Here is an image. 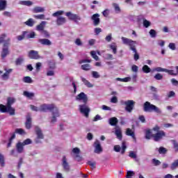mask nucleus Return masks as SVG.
<instances>
[{
    "label": "nucleus",
    "instance_id": "nucleus-1",
    "mask_svg": "<svg viewBox=\"0 0 178 178\" xmlns=\"http://www.w3.org/2000/svg\"><path fill=\"white\" fill-rule=\"evenodd\" d=\"M76 101H79V102H83V104H80L79 106V109L80 113L84 115L85 118H88L90 116V112H91V108L88 106V97L86 93L81 92L76 97Z\"/></svg>",
    "mask_w": 178,
    "mask_h": 178
},
{
    "label": "nucleus",
    "instance_id": "nucleus-2",
    "mask_svg": "<svg viewBox=\"0 0 178 178\" xmlns=\"http://www.w3.org/2000/svg\"><path fill=\"white\" fill-rule=\"evenodd\" d=\"M47 111L51 112L52 117L51 118V123H56V122H57L56 118L60 116L59 109L55 104H44L40 105L39 112H47Z\"/></svg>",
    "mask_w": 178,
    "mask_h": 178
},
{
    "label": "nucleus",
    "instance_id": "nucleus-3",
    "mask_svg": "<svg viewBox=\"0 0 178 178\" xmlns=\"http://www.w3.org/2000/svg\"><path fill=\"white\" fill-rule=\"evenodd\" d=\"M16 99L13 97H8L7 99V104L6 106L3 104H0V112L2 113H9L10 116L15 115V108L12 107V105L15 104Z\"/></svg>",
    "mask_w": 178,
    "mask_h": 178
},
{
    "label": "nucleus",
    "instance_id": "nucleus-4",
    "mask_svg": "<svg viewBox=\"0 0 178 178\" xmlns=\"http://www.w3.org/2000/svg\"><path fill=\"white\" fill-rule=\"evenodd\" d=\"M121 40L124 45H129V49H131V51H133V52L135 53L134 55V60H138V59H140V55L137 52V49H136V44H137V41H134L131 39H129L125 37H122Z\"/></svg>",
    "mask_w": 178,
    "mask_h": 178
},
{
    "label": "nucleus",
    "instance_id": "nucleus-5",
    "mask_svg": "<svg viewBox=\"0 0 178 178\" xmlns=\"http://www.w3.org/2000/svg\"><path fill=\"white\" fill-rule=\"evenodd\" d=\"M144 112H154L157 115H162V110L159 107L151 104L149 102H145L143 104Z\"/></svg>",
    "mask_w": 178,
    "mask_h": 178
},
{
    "label": "nucleus",
    "instance_id": "nucleus-6",
    "mask_svg": "<svg viewBox=\"0 0 178 178\" xmlns=\"http://www.w3.org/2000/svg\"><path fill=\"white\" fill-rule=\"evenodd\" d=\"M153 131H156L155 134H152V137L154 141L158 143L163 140V137H166V133L164 131L161 130V127L156 125L152 128Z\"/></svg>",
    "mask_w": 178,
    "mask_h": 178
},
{
    "label": "nucleus",
    "instance_id": "nucleus-7",
    "mask_svg": "<svg viewBox=\"0 0 178 178\" xmlns=\"http://www.w3.org/2000/svg\"><path fill=\"white\" fill-rule=\"evenodd\" d=\"M35 133L36 134V138L34 139L35 144H41L44 140V134L42 133V130L40 127L35 126Z\"/></svg>",
    "mask_w": 178,
    "mask_h": 178
},
{
    "label": "nucleus",
    "instance_id": "nucleus-8",
    "mask_svg": "<svg viewBox=\"0 0 178 178\" xmlns=\"http://www.w3.org/2000/svg\"><path fill=\"white\" fill-rule=\"evenodd\" d=\"M65 16L68 17L69 20H72V22H74L76 24H79V22L81 20V17L79 15H77L76 14H73L72 12H67L65 13Z\"/></svg>",
    "mask_w": 178,
    "mask_h": 178
},
{
    "label": "nucleus",
    "instance_id": "nucleus-9",
    "mask_svg": "<svg viewBox=\"0 0 178 178\" xmlns=\"http://www.w3.org/2000/svg\"><path fill=\"white\" fill-rule=\"evenodd\" d=\"M124 105L126 106L125 111L130 113L132 112L133 109H134V105H136V102L133 100H127L124 102Z\"/></svg>",
    "mask_w": 178,
    "mask_h": 178
},
{
    "label": "nucleus",
    "instance_id": "nucleus-10",
    "mask_svg": "<svg viewBox=\"0 0 178 178\" xmlns=\"http://www.w3.org/2000/svg\"><path fill=\"white\" fill-rule=\"evenodd\" d=\"M10 54V51H9V47H8V43L5 42L3 44V47L1 53V56L2 59H5L8 55Z\"/></svg>",
    "mask_w": 178,
    "mask_h": 178
},
{
    "label": "nucleus",
    "instance_id": "nucleus-11",
    "mask_svg": "<svg viewBox=\"0 0 178 178\" xmlns=\"http://www.w3.org/2000/svg\"><path fill=\"white\" fill-rule=\"evenodd\" d=\"M93 147L95 148V154H101L102 152V147L99 140H96L93 144Z\"/></svg>",
    "mask_w": 178,
    "mask_h": 178
},
{
    "label": "nucleus",
    "instance_id": "nucleus-12",
    "mask_svg": "<svg viewBox=\"0 0 178 178\" xmlns=\"http://www.w3.org/2000/svg\"><path fill=\"white\" fill-rule=\"evenodd\" d=\"M26 122H25V127L27 129V130H30L31 129V123L33 122V119L31 118V114L28 113L26 115Z\"/></svg>",
    "mask_w": 178,
    "mask_h": 178
},
{
    "label": "nucleus",
    "instance_id": "nucleus-13",
    "mask_svg": "<svg viewBox=\"0 0 178 178\" xmlns=\"http://www.w3.org/2000/svg\"><path fill=\"white\" fill-rule=\"evenodd\" d=\"M91 20H92L93 22V26H99V24L101 23V19H99V14L96 13L94 14L92 17H91Z\"/></svg>",
    "mask_w": 178,
    "mask_h": 178
},
{
    "label": "nucleus",
    "instance_id": "nucleus-14",
    "mask_svg": "<svg viewBox=\"0 0 178 178\" xmlns=\"http://www.w3.org/2000/svg\"><path fill=\"white\" fill-rule=\"evenodd\" d=\"M62 166L65 172H70V165H69V163H67V159H66L65 156L63 157Z\"/></svg>",
    "mask_w": 178,
    "mask_h": 178
},
{
    "label": "nucleus",
    "instance_id": "nucleus-15",
    "mask_svg": "<svg viewBox=\"0 0 178 178\" xmlns=\"http://www.w3.org/2000/svg\"><path fill=\"white\" fill-rule=\"evenodd\" d=\"M29 58L30 59H40V55H38V52L35 50H31L28 54Z\"/></svg>",
    "mask_w": 178,
    "mask_h": 178
},
{
    "label": "nucleus",
    "instance_id": "nucleus-16",
    "mask_svg": "<svg viewBox=\"0 0 178 178\" xmlns=\"http://www.w3.org/2000/svg\"><path fill=\"white\" fill-rule=\"evenodd\" d=\"M38 42L41 45H47V47L52 45V42L47 38L38 39Z\"/></svg>",
    "mask_w": 178,
    "mask_h": 178
},
{
    "label": "nucleus",
    "instance_id": "nucleus-17",
    "mask_svg": "<svg viewBox=\"0 0 178 178\" xmlns=\"http://www.w3.org/2000/svg\"><path fill=\"white\" fill-rule=\"evenodd\" d=\"M115 134L120 141H122L123 138V135L122 134V129L119 127H116L115 129Z\"/></svg>",
    "mask_w": 178,
    "mask_h": 178
},
{
    "label": "nucleus",
    "instance_id": "nucleus-18",
    "mask_svg": "<svg viewBox=\"0 0 178 178\" xmlns=\"http://www.w3.org/2000/svg\"><path fill=\"white\" fill-rule=\"evenodd\" d=\"M15 148L18 154H23L24 152V145H22V142H18L16 144Z\"/></svg>",
    "mask_w": 178,
    "mask_h": 178
},
{
    "label": "nucleus",
    "instance_id": "nucleus-19",
    "mask_svg": "<svg viewBox=\"0 0 178 178\" xmlns=\"http://www.w3.org/2000/svg\"><path fill=\"white\" fill-rule=\"evenodd\" d=\"M4 70H5V73L1 75V79L3 80H8L9 79V75L10 74V73H12V72H13V69H6V68H4Z\"/></svg>",
    "mask_w": 178,
    "mask_h": 178
},
{
    "label": "nucleus",
    "instance_id": "nucleus-20",
    "mask_svg": "<svg viewBox=\"0 0 178 178\" xmlns=\"http://www.w3.org/2000/svg\"><path fill=\"white\" fill-rule=\"evenodd\" d=\"M126 136H129V137H131L134 141H136V134H134V131L131 130V129L128 128L127 129V131L125 132Z\"/></svg>",
    "mask_w": 178,
    "mask_h": 178
},
{
    "label": "nucleus",
    "instance_id": "nucleus-21",
    "mask_svg": "<svg viewBox=\"0 0 178 178\" xmlns=\"http://www.w3.org/2000/svg\"><path fill=\"white\" fill-rule=\"evenodd\" d=\"M46 24H47L46 21L41 22V23L36 26L37 31H40V33L43 31L44 29H45V25Z\"/></svg>",
    "mask_w": 178,
    "mask_h": 178
},
{
    "label": "nucleus",
    "instance_id": "nucleus-22",
    "mask_svg": "<svg viewBox=\"0 0 178 178\" xmlns=\"http://www.w3.org/2000/svg\"><path fill=\"white\" fill-rule=\"evenodd\" d=\"M81 80L88 88H92V87H94V85L90 83V81H88V80H87L86 78L81 76Z\"/></svg>",
    "mask_w": 178,
    "mask_h": 178
},
{
    "label": "nucleus",
    "instance_id": "nucleus-23",
    "mask_svg": "<svg viewBox=\"0 0 178 178\" xmlns=\"http://www.w3.org/2000/svg\"><path fill=\"white\" fill-rule=\"evenodd\" d=\"M108 123L110 126H118V123H119V120L116 118V117H113L109 118Z\"/></svg>",
    "mask_w": 178,
    "mask_h": 178
},
{
    "label": "nucleus",
    "instance_id": "nucleus-24",
    "mask_svg": "<svg viewBox=\"0 0 178 178\" xmlns=\"http://www.w3.org/2000/svg\"><path fill=\"white\" fill-rule=\"evenodd\" d=\"M33 13H42L45 12V8L41 6H36L33 9Z\"/></svg>",
    "mask_w": 178,
    "mask_h": 178
},
{
    "label": "nucleus",
    "instance_id": "nucleus-25",
    "mask_svg": "<svg viewBox=\"0 0 178 178\" xmlns=\"http://www.w3.org/2000/svg\"><path fill=\"white\" fill-rule=\"evenodd\" d=\"M56 23L58 26H62V24H65V23H66V18L63 17H58L56 19Z\"/></svg>",
    "mask_w": 178,
    "mask_h": 178
},
{
    "label": "nucleus",
    "instance_id": "nucleus-26",
    "mask_svg": "<svg viewBox=\"0 0 178 178\" xmlns=\"http://www.w3.org/2000/svg\"><path fill=\"white\" fill-rule=\"evenodd\" d=\"M8 6V1L6 0H0V11L5 10Z\"/></svg>",
    "mask_w": 178,
    "mask_h": 178
},
{
    "label": "nucleus",
    "instance_id": "nucleus-27",
    "mask_svg": "<svg viewBox=\"0 0 178 178\" xmlns=\"http://www.w3.org/2000/svg\"><path fill=\"white\" fill-rule=\"evenodd\" d=\"M19 3V5H24V6H31V5H33L31 1H20Z\"/></svg>",
    "mask_w": 178,
    "mask_h": 178
},
{
    "label": "nucleus",
    "instance_id": "nucleus-28",
    "mask_svg": "<svg viewBox=\"0 0 178 178\" xmlns=\"http://www.w3.org/2000/svg\"><path fill=\"white\" fill-rule=\"evenodd\" d=\"M81 69L86 72H88V70H91V65L90 64H84L81 66Z\"/></svg>",
    "mask_w": 178,
    "mask_h": 178
},
{
    "label": "nucleus",
    "instance_id": "nucleus-29",
    "mask_svg": "<svg viewBox=\"0 0 178 178\" xmlns=\"http://www.w3.org/2000/svg\"><path fill=\"white\" fill-rule=\"evenodd\" d=\"M25 24L29 26V27H33L34 26V20L30 18L26 22H25Z\"/></svg>",
    "mask_w": 178,
    "mask_h": 178
},
{
    "label": "nucleus",
    "instance_id": "nucleus-30",
    "mask_svg": "<svg viewBox=\"0 0 178 178\" xmlns=\"http://www.w3.org/2000/svg\"><path fill=\"white\" fill-rule=\"evenodd\" d=\"M70 81L72 82V86L74 88V94H76L77 92V86H76V82L73 81V77L70 78Z\"/></svg>",
    "mask_w": 178,
    "mask_h": 178
},
{
    "label": "nucleus",
    "instance_id": "nucleus-31",
    "mask_svg": "<svg viewBox=\"0 0 178 178\" xmlns=\"http://www.w3.org/2000/svg\"><path fill=\"white\" fill-rule=\"evenodd\" d=\"M22 81H24V83H27L28 84H31V83H33V79H31V77L30 76H25L23 78Z\"/></svg>",
    "mask_w": 178,
    "mask_h": 178
},
{
    "label": "nucleus",
    "instance_id": "nucleus-32",
    "mask_svg": "<svg viewBox=\"0 0 178 178\" xmlns=\"http://www.w3.org/2000/svg\"><path fill=\"white\" fill-rule=\"evenodd\" d=\"M24 97H26V98H33L34 97V93L33 92H29L28 91H24Z\"/></svg>",
    "mask_w": 178,
    "mask_h": 178
},
{
    "label": "nucleus",
    "instance_id": "nucleus-33",
    "mask_svg": "<svg viewBox=\"0 0 178 178\" xmlns=\"http://www.w3.org/2000/svg\"><path fill=\"white\" fill-rule=\"evenodd\" d=\"M178 168V159L175 160L170 166L171 170H175V169Z\"/></svg>",
    "mask_w": 178,
    "mask_h": 178
},
{
    "label": "nucleus",
    "instance_id": "nucleus-34",
    "mask_svg": "<svg viewBox=\"0 0 178 178\" xmlns=\"http://www.w3.org/2000/svg\"><path fill=\"white\" fill-rule=\"evenodd\" d=\"M26 34H27V31H24L22 35H19L17 36V40L18 41H22V40H24V37H26Z\"/></svg>",
    "mask_w": 178,
    "mask_h": 178
},
{
    "label": "nucleus",
    "instance_id": "nucleus-35",
    "mask_svg": "<svg viewBox=\"0 0 178 178\" xmlns=\"http://www.w3.org/2000/svg\"><path fill=\"white\" fill-rule=\"evenodd\" d=\"M167 152H168V149H166V148L163 147H160L159 148V154L165 155V154H166Z\"/></svg>",
    "mask_w": 178,
    "mask_h": 178
},
{
    "label": "nucleus",
    "instance_id": "nucleus-36",
    "mask_svg": "<svg viewBox=\"0 0 178 178\" xmlns=\"http://www.w3.org/2000/svg\"><path fill=\"white\" fill-rule=\"evenodd\" d=\"M63 13H65V11H63V10H58V11L53 13L52 16L54 17H58V16H62V15H63Z\"/></svg>",
    "mask_w": 178,
    "mask_h": 178
},
{
    "label": "nucleus",
    "instance_id": "nucleus-37",
    "mask_svg": "<svg viewBox=\"0 0 178 178\" xmlns=\"http://www.w3.org/2000/svg\"><path fill=\"white\" fill-rule=\"evenodd\" d=\"M143 72L144 73H151V68L148 67V65H144L142 68Z\"/></svg>",
    "mask_w": 178,
    "mask_h": 178
},
{
    "label": "nucleus",
    "instance_id": "nucleus-38",
    "mask_svg": "<svg viewBox=\"0 0 178 178\" xmlns=\"http://www.w3.org/2000/svg\"><path fill=\"white\" fill-rule=\"evenodd\" d=\"M22 143L24 147V145H30V144H33V140H31V139L30 138H27L25 140H24Z\"/></svg>",
    "mask_w": 178,
    "mask_h": 178
},
{
    "label": "nucleus",
    "instance_id": "nucleus-39",
    "mask_svg": "<svg viewBox=\"0 0 178 178\" xmlns=\"http://www.w3.org/2000/svg\"><path fill=\"white\" fill-rule=\"evenodd\" d=\"M151 137H152V134L151 130L149 129L145 132V138L146 140H151Z\"/></svg>",
    "mask_w": 178,
    "mask_h": 178
},
{
    "label": "nucleus",
    "instance_id": "nucleus-40",
    "mask_svg": "<svg viewBox=\"0 0 178 178\" xmlns=\"http://www.w3.org/2000/svg\"><path fill=\"white\" fill-rule=\"evenodd\" d=\"M90 55L94 58L95 60H99V57L97 56V52H95V51H92L90 52Z\"/></svg>",
    "mask_w": 178,
    "mask_h": 178
},
{
    "label": "nucleus",
    "instance_id": "nucleus-41",
    "mask_svg": "<svg viewBox=\"0 0 178 178\" xmlns=\"http://www.w3.org/2000/svg\"><path fill=\"white\" fill-rule=\"evenodd\" d=\"M0 165L2 168L5 166V157L2 155V154H0Z\"/></svg>",
    "mask_w": 178,
    "mask_h": 178
},
{
    "label": "nucleus",
    "instance_id": "nucleus-42",
    "mask_svg": "<svg viewBox=\"0 0 178 178\" xmlns=\"http://www.w3.org/2000/svg\"><path fill=\"white\" fill-rule=\"evenodd\" d=\"M113 6L116 13H120V7H119V4L114 3H113Z\"/></svg>",
    "mask_w": 178,
    "mask_h": 178
},
{
    "label": "nucleus",
    "instance_id": "nucleus-43",
    "mask_svg": "<svg viewBox=\"0 0 178 178\" xmlns=\"http://www.w3.org/2000/svg\"><path fill=\"white\" fill-rule=\"evenodd\" d=\"M15 133H17V134H21L22 136L26 134V131L23 129H16Z\"/></svg>",
    "mask_w": 178,
    "mask_h": 178
},
{
    "label": "nucleus",
    "instance_id": "nucleus-44",
    "mask_svg": "<svg viewBox=\"0 0 178 178\" xmlns=\"http://www.w3.org/2000/svg\"><path fill=\"white\" fill-rule=\"evenodd\" d=\"M127 148V146H126V142H122V151L121 154L123 155L124 152H126V149Z\"/></svg>",
    "mask_w": 178,
    "mask_h": 178
},
{
    "label": "nucleus",
    "instance_id": "nucleus-45",
    "mask_svg": "<svg viewBox=\"0 0 178 178\" xmlns=\"http://www.w3.org/2000/svg\"><path fill=\"white\" fill-rule=\"evenodd\" d=\"M92 76L94 79H99V77H101V75H99V73L97 71H92Z\"/></svg>",
    "mask_w": 178,
    "mask_h": 178
},
{
    "label": "nucleus",
    "instance_id": "nucleus-46",
    "mask_svg": "<svg viewBox=\"0 0 178 178\" xmlns=\"http://www.w3.org/2000/svg\"><path fill=\"white\" fill-rule=\"evenodd\" d=\"M143 26L146 29H148V27H149V26H151V22H149V21H148L147 19H144L143 20Z\"/></svg>",
    "mask_w": 178,
    "mask_h": 178
},
{
    "label": "nucleus",
    "instance_id": "nucleus-47",
    "mask_svg": "<svg viewBox=\"0 0 178 178\" xmlns=\"http://www.w3.org/2000/svg\"><path fill=\"white\" fill-rule=\"evenodd\" d=\"M41 34H42V35H44V37L45 38H49V37H51V35H49V33L48 31H47L46 30H43V31L40 32Z\"/></svg>",
    "mask_w": 178,
    "mask_h": 178
},
{
    "label": "nucleus",
    "instance_id": "nucleus-48",
    "mask_svg": "<svg viewBox=\"0 0 178 178\" xmlns=\"http://www.w3.org/2000/svg\"><path fill=\"white\" fill-rule=\"evenodd\" d=\"M110 48H111V49L113 50V54H117L118 49H117L116 45L115 44V43H113V44H111Z\"/></svg>",
    "mask_w": 178,
    "mask_h": 178
},
{
    "label": "nucleus",
    "instance_id": "nucleus-49",
    "mask_svg": "<svg viewBox=\"0 0 178 178\" xmlns=\"http://www.w3.org/2000/svg\"><path fill=\"white\" fill-rule=\"evenodd\" d=\"M149 33L152 38H155V37H156V31L155 30L151 29Z\"/></svg>",
    "mask_w": 178,
    "mask_h": 178
},
{
    "label": "nucleus",
    "instance_id": "nucleus-50",
    "mask_svg": "<svg viewBox=\"0 0 178 178\" xmlns=\"http://www.w3.org/2000/svg\"><path fill=\"white\" fill-rule=\"evenodd\" d=\"M129 156L130 158H132V159H137V154L133 151L129 152Z\"/></svg>",
    "mask_w": 178,
    "mask_h": 178
},
{
    "label": "nucleus",
    "instance_id": "nucleus-51",
    "mask_svg": "<svg viewBox=\"0 0 178 178\" xmlns=\"http://www.w3.org/2000/svg\"><path fill=\"white\" fill-rule=\"evenodd\" d=\"M88 165L92 168V169H95V165H97V163L95 161H88Z\"/></svg>",
    "mask_w": 178,
    "mask_h": 178
},
{
    "label": "nucleus",
    "instance_id": "nucleus-52",
    "mask_svg": "<svg viewBox=\"0 0 178 178\" xmlns=\"http://www.w3.org/2000/svg\"><path fill=\"white\" fill-rule=\"evenodd\" d=\"M35 19H39L40 20H44L45 19V15L44 14L38 15H33Z\"/></svg>",
    "mask_w": 178,
    "mask_h": 178
},
{
    "label": "nucleus",
    "instance_id": "nucleus-53",
    "mask_svg": "<svg viewBox=\"0 0 178 178\" xmlns=\"http://www.w3.org/2000/svg\"><path fill=\"white\" fill-rule=\"evenodd\" d=\"M154 79L155 80H162V79H163V75H162L160 73H157L155 76H154Z\"/></svg>",
    "mask_w": 178,
    "mask_h": 178
},
{
    "label": "nucleus",
    "instance_id": "nucleus-54",
    "mask_svg": "<svg viewBox=\"0 0 178 178\" xmlns=\"http://www.w3.org/2000/svg\"><path fill=\"white\" fill-rule=\"evenodd\" d=\"M134 175H136V172H134V171L129 170L127 172V177L131 178L133 177V176H134Z\"/></svg>",
    "mask_w": 178,
    "mask_h": 178
},
{
    "label": "nucleus",
    "instance_id": "nucleus-55",
    "mask_svg": "<svg viewBox=\"0 0 178 178\" xmlns=\"http://www.w3.org/2000/svg\"><path fill=\"white\" fill-rule=\"evenodd\" d=\"M166 68H162L161 67H157L153 70V72H165Z\"/></svg>",
    "mask_w": 178,
    "mask_h": 178
},
{
    "label": "nucleus",
    "instance_id": "nucleus-56",
    "mask_svg": "<svg viewBox=\"0 0 178 178\" xmlns=\"http://www.w3.org/2000/svg\"><path fill=\"white\" fill-rule=\"evenodd\" d=\"M152 163L154 164V166H159V165H161V161L159 160H156V159H153Z\"/></svg>",
    "mask_w": 178,
    "mask_h": 178
},
{
    "label": "nucleus",
    "instance_id": "nucleus-57",
    "mask_svg": "<svg viewBox=\"0 0 178 178\" xmlns=\"http://www.w3.org/2000/svg\"><path fill=\"white\" fill-rule=\"evenodd\" d=\"M75 161H77V162H81V161H83V157L80 156V154H76L74 156Z\"/></svg>",
    "mask_w": 178,
    "mask_h": 178
},
{
    "label": "nucleus",
    "instance_id": "nucleus-58",
    "mask_svg": "<svg viewBox=\"0 0 178 178\" xmlns=\"http://www.w3.org/2000/svg\"><path fill=\"white\" fill-rule=\"evenodd\" d=\"M35 37V32H31L26 35V38H34Z\"/></svg>",
    "mask_w": 178,
    "mask_h": 178
},
{
    "label": "nucleus",
    "instance_id": "nucleus-59",
    "mask_svg": "<svg viewBox=\"0 0 178 178\" xmlns=\"http://www.w3.org/2000/svg\"><path fill=\"white\" fill-rule=\"evenodd\" d=\"M23 60H24V59H23V58L19 57L18 58H17L15 63L16 65H22Z\"/></svg>",
    "mask_w": 178,
    "mask_h": 178
},
{
    "label": "nucleus",
    "instance_id": "nucleus-60",
    "mask_svg": "<svg viewBox=\"0 0 178 178\" xmlns=\"http://www.w3.org/2000/svg\"><path fill=\"white\" fill-rule=\"evenodd\" d=\"M173 145H174V149L175 152H178V143L176 142V140H172Z\"/></svg>",
    "mask_w": 178,
    "mask_h": 178
},
{
    "label": "nucleus",
    "instance_id": "nucleus-61",
    "mask_svg": "<svg viewBox=\"0 0 178 178\" xmlns=\"http://www.w3.org/2000/svg\"><path fill=\"white\" fill-rule=\"evenodd\" d=\"M73 154H75L76 155H79L80 154V149L79 147H74L72 149Z\"/></svg>",
    "mask_w": 178,
    "mask_h": 178
},
{
    "label": "nucleus",
    "instance_id": "nucleus-62",
    "mask_svg": "<svg viewBox=\"0 0 178 178\" xmlns=\"http://www.w3.org/2000/svg\"><path fill=\"white\" fill-rule=\"evenodd\" d=\"M41 66H42V64L41 63H37L35 65L36 72H40L41 70Z\"/></svg>",
    "mask_w": 178,
    "mask_h": 178
},
{
    "label": "nucleus",
    "instance_id": "nucleus-63",
    "mask_svg": "<svg viewBox=\"0 0 178 178\" xmlns=\"http://www.w3.org/2000/svg\"><path fill=\"white\" fill-rule=\"evenodd\" d=\"M76 45H78V47H81L83 45V42H81V40L80 38H77L75 40Z\"/></svg>",
    "mask_w": 178,
    "mask_h": 178
},
{
    "label": "nucleus",
    "instance_id": "nucleus-64",
    "mask_svg": "<svg viewBox=\"0 0 178 178\" xmlns=\"http://www.w3.org/2000/svg\"><path fill=\"white\" fill-rule=\"evenodd\" d=\"M49 69H51L54 70V69H55L56 67L55 66V63H53V62L49 63Z\"/></svg>",
    "mask_w": 178,
    "mask_h": 178
}]
</instances>
